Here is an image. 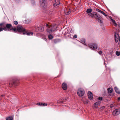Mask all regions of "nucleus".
<instances>
[{"instance_id":"1","label":"nucleus","mask_w":120,"mask_h":120,"mask_svg":"<svg viewBox=\"0 0 120 120\" xmlns=\"http://www.w3.org/2000/svg\"><path fill=\"white\" fill-rule=\"evenodd\" d=\"M3 30L17 33V28H13L11 24L7 23L5 25L4 22L0 23V32L2 31Z\"/></svg>"},{"instance_id":"2","label":"nucleus","mask_w":120,"mask_h":120,"mask_svg":"<svg viewBox=\"0 0 120 120\" xmlns=\"http://www.w3.org/2000/svg\"><path fill=\"white\" fill-rule=\"evenodd\" d=\"M17 33L19 34L22 33L23 35H26L28 36L32 35L33 33L28 32V31L21 25H18L17 27Z\"/></svg>"},{"instance_id":"3","label":"nucleus","mask_w":120,"mask_h":120,"mask_svg":"<svg viewBox=\"0 0 120 120\" xmlns=\"http://www.w3.org/2000/svg\"><path fill=\"white\" fill-rule=\"evenodd\" d=\"M92 9H88L87 10L86 12L88 14L90 17L91 18L94 17L99 23H101L102 22V21L101 20L100 17H98L97 13L96 12H93L92 13Z\"/></svg>"},{"instance_id":"4","label":"nucleus","mask_w":120,"mask_h":120,"mask_svg":"<svg viewBox=\"0 0 120 120\" xmlns=\"http://www.w3.org/2000/svg\"><path fill=\"white\" fill-rule=\"evenodd\" d=\"M58 27V26L56 24H53L51 25V27L46 29L47 32L49 34L52 33L53 31L56 30Z\"/></svg>"},{"instance_id":"5","label":"nucleus","mask_w":120,"mask_h":120,"mask_svg":"<svg viewBox=\"0 0 120 120\" xmlns=\"http://www.w3.org/2000/svg\"><path fill=\"white\" fill-rule=\"evenodd\" d=\"M19 83V80L18 79H14L12 81H11L9 83V86L11 87H15V86L18 85Z\"/></svg>"},{"instance_id":"6","label":"nucleus","mask_w":120,"mask_h":120,"mask_svg":"<svg viewBox=\"0 0 120 120\" xmlns=\"http://www.w3.org/2000/svg\"><path fill=\"white\" fill-rule=\"evenodd\" d=\"M40 3L42 8L44 9L47 5L46 0H40Z\"/></svg>"},{"instance_id":"7","label":"nucleus","mask_w":120,"mask_h":120,"mask_svg":"<svg viewBox=\"0 0 120 120\" xmlns=\"http://www.w3.org/2000/svg\"><path fill=\"white\" fill-rule=\"evenodd\" d=\"M88 46L91 49L94 50L97 48V44L96 43H91L88 45Z\"/></svg>"},{"instance_id":"8","label":"nucleus","mask_w":120,"mask_h":120,"mask_svg":"<svg viewBox=\"0 0 120 120\" xmlns=\"http://www.w3.org/2000/svg\"><path fill=\"white\" fill-rule=\"evenodd\" d=\"M85 91L83 89L81 88L79 89L77 92L78 95L80 97L83 96L84 94Z\"/></svg>"},{"instance_id":"9","label":"nucleus","mask_w":120,"mask_h":120,"mask_svg":"<svg viewBox=\"0 0 120 120\" xmlns=\"http://www.w3.org/2000/svg\"><path fill=\"white\" fill-rule=\"evenodd\" d=\"M112 114L114 116L120 114V110L119 109H116L113 112Z\"/></svg>"},{"instance_id":"10","label":"nucleus","mask_w":120,"mask_h":120,"mask_svg":"<svg viewBox=\"0 0 120 120\" xmlns=\"http://www.w3.org/2000/svg\"><path fill=\"white\" fill-rule=\"evenodd\" d=\"M101 102L100 101H99L95 103L93 107L95 108H97Z\"/></svg>"},{"instance_id":"11","label":"nucleus","mask_w":120,"mask_h":120,"mask_svg":"<svg viewBox=\"0 0 120 120\" xmlns=\"http://www.w3.org/2000/svg\"><path fill=\"white\" fill-rule=\"evenodd\" d=\"M44 30V28L43 27L40 26L36 28V31L39 32H41L43 31Z\"/></svg>"},{"instance_id":"12","label":"nucleus","mask_w":120,"mask_h":120,"mask_svg":"<svg viewBox=\"0 0 120 120\" xmlns=\"http://www.w3.org/2000/svg\"><path fill=\"white\" fill-rule=\"evenodd\" d=\"M36 105L40 106H47V104L44 103L38 102L37 103Z\"/></svg>"},{"instance_id":"13","label":"nucleus","mask_w":120,"mask_h":120,"mask_svg":"<svg viewBox=\"0 0 120 120\" xmlns=\"http://www.w3.org/2000/svg\"><path fill=\"white\" fill-rule=\"evenodd\" d=\"M88 98L90 100H91L93 98V94L90 91H89L88 93Z\"/></svg>"},{"instance_id":"14","label":"nucleus","mask_w":120,"mask_h":120,"mask_svg":"<svg viewBox=\"0 0 120 120\" xmlns=\"http://www.w3.org/2000/svg\"><path fill=\"white\" fill-rule=\"evenodd\" d=\"M60 4V0H55V2H54L53 6H56Z\"/></svg>"},{"instance_id":"15","label":"nucleus","mask_w":120,"mask_h":120,"mask_svg":"<svg viewBox=\"0 0 120 120\" xmlns=\"http://www.w3.org/2000/svg\"><path fill=\"white\" fill-rule=\"evenodd\" d=\"M71 12V10L69 9H65L64 10L65 14L67 15L70 14Z\"/></svg>"},{"instance_id":"16","label":"nucleus","mask_w":120,"mask_h":120,"mask_svg":"<svg viewBox=\"0 0 120 120\" xmlns=\"http://www.w3.org/2000/svg\"><path fill=\"white\" fill-rule=\"evenodd\" d=\"M62 87L63 90H66L67 88V86L66 83H63L62 85Z\"/></svg>"},{"instance_id":"17","label":"nucleus","mask_w":120,"mask_h":120,"mask_svg":"<svg viewBox=\"0 0 120 120\" xmlns=\"http://www.w3.org/2000/svg\"><path fill=\"white\" fill-rule=\"evenodd\" d=\"M96 10L97 11L99 12L100 13H101L104 16H107V15L106 14L104 13L103 11H102L101 10L98 9H96Z\"/></svg>"},{"instance_id":"18","label":"nucleus","mask_w":120,"mask_h":120,"mask_svg":"<svg viewBox=\"0 0 120 120\" xmlns=\"http://www.w3.org/2000/svg\"><path fill=\"white\" fill-rule=\"evenodd\" d=\"M85 41L84 39L83 38H81L80 39V41H79V42H80L81 43H82L83 44L85 45H86V44L85 42Z\"/></svg>"},{"instance_id":"19","label":"nucleus","mask_w":120,"mask_h":120,"mask_svg":"<svg viewBox=\"0 0 120 120\" xmlns=\"http://www.w3.org/2000/svg\"><path fill=\"white\" fill-rule=\"evenodd\" d=\"M68 33V29H65L64 30L62 34L63 35H65Z\"/></svg>"},{"instance_id":"20","label":"nucleus","mask_w":120,"mask_h":120,"mask_svg":"<svg viewBox=\"0 0 120 120\" xmlns=\"http://www.w3.org/2000/svg\"><path fill=\"white\" fill-rule=\"evenodd\" d=\"M116 92L119 94L120 93V92L119 90V89L116 87H115L114 88Z\"/></svg>"},{"instance_id":"21","label":"nucleus","mask_w":120,"mask_h":120,"mask_svg":"<svg viewBox=\"0 0 120 120\" xmlns=\"http://www.w3.org/2000/svg\"><path fill=\"white\" fill-rule=\"evenodd\" d=\"M89 100H88L85 99L83 101V102L85 104H87L89 102Z\"/></svg>"},{"instance_id":"22","label":"nucleus","mask_w":120,"mask_h":120,"mask_svg":"<svg viewBox=\"0 0 120 120\" xmlns=\"http://www.w3.org/2000/svg\"><path fill=\"white\" fill-rule=\"evenodd\" d=\"M115 41L116 42H117L119 40H120V36L119 37H116L115 38Z\"/></svg>"},{"instance_id":"23","label":"nucleus","mask_w":120,"mask_h":120,"mask_svg":"<svg viewBox=\"0 0 120 120\" xmlns=\"http://www.w3.org/2000/svg\"><path fill=\"white\" fill-rule=\"evenodd\" d=\"M108 92L109 93H111L113 91V89L112 88H109L108 89Z\"/></svg>"},{"instance_id":"24","label":"nucleus","mask_w":120,"mask_h":120,"mask_svg":"<svg viewBox=\"0 0 120 120\" xmlns=\"http://www.w3.org/2000/svg\"><path fill=\"white\" fill-rule=\"evenodd\" d=\"M52 10H49V15H51L53 14V11Z\"/></svg>"},{"instance_id":"25","label":"nucleus","mask_w":120,"mask_h":120,"mask_svg":"<svg viewBox=\"0 0 120 120\" xmlns=\"http://www.w3.org/2000/svg\"><path fill=\"white\" fill-rule=\"evenodd\" d=\"M48 37L49 39L50 40L52 39L53 38V36L51 34L49 35Z\"/></svg>"},{"instance_id":"26","label":"nucleus","mask_w":120,"mask_h":120,"mask_svg":"<svg viewBox=\"0 0 120 120\" xmlns=\"http://www.w3.org/2000/svg\"><path fill=\"white\" fill-rule=\"evenodd\" d=\"M6 120H13V118L12 117H9L6 118Z\"/></svg>"},{"instance_id":"27","label":"nucleus","mask_w":120,"mask_h":120,"mask_svg":"<svg viewBox=\"0 0 120 120\" xmlns=\"http://www.w3.org/2000/svg\"><path fill=\"white\" fill-rule=\"evenodd\" d=\"M115 38L119 37V35L117 32H115Z\"/></svg>"},{"instance_id":"28","label":"nucleus","mask_w":120,"mask_h":120,"mask_svg":"<svg viewBox=\"0 0 120 120\" xmlns=\"http://www.w3.org/2000/svg\"><path fill=\"white\" fill-rule=\"evenodd\" d=\"M111 20L112 21V22H113V23L115 24V26H116L117 25V24L116 23V22L115 21V20L113 19H111Z\"/></svg>"},{"instance_id":"29","label":"nucleus","mask_w":120,"mask_h":120,"mask_svg":"<svg viewBox=\"0 0 120 120\" xmlns=\"http://www.w3.org/2000/svg\"><path fill=\"white\" fill-rule=\"evenodd\" d=\"M14 24L15 25H17L18 24V22L16 21H14L13 22Z\"/></svg>"},{"instance_id":"30","label":"nucleus","mask_w":120,"mask_h":120,"mask_svg":"<svg viewBox=\"0 0 120 120\" xmlns=\"http://www.w3.org/2000/svg\"><path fill=\"white\" fill-rule=\"evenodd\" d=\"M116 53L117 56H119L120 55V53L118 51H116Z\"/></svg>"},{"instance_id":"31","label":"nucleus","mask_w":120,"mask_h":120,"mask_svg":"<svg viewBox=\"0 0 120 120\" xmlns=\"http://www.w3.org/2000/svg\"><path fill=\"white\" fill-rule=\"evenodd\" d=\"M58 41V39H55L54 41V43H56Z\"/></svg>"},{"instance_id":"32","label":"nucleus","mask_w":120,"mask_h":120,"mask_svg":"<svg viewBox=\"0 0 120 120\" xmlns=\"http://www.w3.org/2000/svg\"><path fill=\"white\" fill-rule=\"evenodd\" d=\"M98 99L100 100H102V97H99L98 98Z\"/></svg>"},{"instance_id":"33","label":"nucleus","mask_w":120,"mask_h":120,"mask_svg":"<svg viewBox=\"0 0 120 120\" xmlns=\"http://www.w3.org/2000/svg\"><path fill=\"white\" fill-rule=\"evenodd\" d=\"M46 26L48 28H49L51 27V26H49L48 24H46Z\"/></svg>"},{"instance_id":"34","label":"nucleus","mask_w":120,"mask_h":120,"mask_svg":"<svg viewBox=\"0 0 120 120\" xmlns=\"http://www.w3.org/2000/svg\"><path fill=\"white\" fill-rule=\"evenodd\" d=\"M105 106H103L101 107L100 108V109L101 110H102L103 109H104L105 108Z\"/></svg>"},{"instance_id":"35","label":"nucleus","mask_w":120,"mask_h":120,"mask_svg":"<svg viewBox=\"0 0 120 120\" xmlns=\"http://www.w3.org/2000/svg\"><path fill=\"white\" fill-rule=\"evenodd\" d=\"M98 53L99 54H101L102 53V52L101 51H99L98 52Z\"/></svg>"},{"instance_id":"36","label":"nucleus","mask_w":120,"mask_h":120,"mask_svg":"<svg viewBox=\"0 0 120 120\" xmlns=\"http://www.w3.org/2000/svg\"><path fill=\"white\" fill-rule=\"evenodd\" d=\"M73 37L75 38H77V36L76 35H75Z\"/></svg>"},{"instance_id":"37","label":"nucleus","mask_w":120,"mask_h":120,"mask_svg":"<svg viewBox=\"0 0 120 120\" xmlns=\"http://www.w3.org/2000/svg\"><path fill=\"white\" fill-rule=\"evenodd\" d=\"M113 106V104H111L110 106V107L111 108H112Z\"/></svg>"},{"instance_id":"38","label":"nucleus","mask_w":120,"mask_h":120,"mask_svg":"<svg viewBox=\"0 0 120 120\" xmlns=\"http://www.w3.org/2000/svg\"><path fill=\"white\" fill-rule=\"evenodd\" d=\"M65 101V100H64L63 101H60V102H61L62 103H63V102Z\"/></svg>"},{"instance_id":"39","label":"nucleus","mask_w":120,"mask_h":120,"mask_svg":"<svg viewBox=\"0 0 120 120\" xmlns=\"http://www.w3.org/2000/svg\"><path fill=\"white\" fill-rule=\"evenodd\" d=\"M44 40L45 41H47V39L46 38H44Z\"/></svg>"},{"instance_id":"40","label":"nucleus","mask_w":120,"mask_h":120,"mask_svg":"<svg viewBox=\"0 0 120 120\" xmlns=\"http://www.w3.org/2000/svg\"><path fill=\"white\" fill-rule=\"evenodd\" d=\"M32 2L34 3H35L34 1V0H31Z\"/></svg>"},{"instance_id":"41","label":"nucleus","mask_w":120,"mask_h":120,"mask_svg":"<svg viewBox=\"0 0 120 120\" xmlns=\"http://www.w3.org/2000/svg\"><path fill=\"white\" fill-rule=\"evenodd\" d=\"M118 99L119 101H120V97L119 98H118Z\"/></svg>"},{"instance_id":"42","label":"nucleus","mask_w":120,"mask_h":120,"mask_svg":"<svg viewBox=\"0 0 120 120\" xmlns=\"http://www.w3.org/2000/svg\"><path fill=\"white\" fill-rule=\"evenodd\" d=\"M5 95L4 94H3L1 95V97H4L5 96Z\"/></svg>"},{"instance_id":"43","label":"nucleus","mask_w":120,"mask_h":120,"mask_svg":"<svg viewBox=\"0 0 120 120\" xmlns=\"http://www.w3.org/2000/svg\"><path fill=\"white\" fill-rule=\"evenodd\" d=\"M110 19H112V17H110Z\"/></svg>"}]
</instances>
